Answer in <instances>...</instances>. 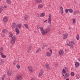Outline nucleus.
Here are the masks:
<instances>
[{
  "instance_id": "obj_1",
  "label": "nucleus",
  "mask_w": 80,
  "mask_h": 80,
  "mask_svg": "<svg viewBox=\"0 0 80 80\" xmlns=\"http://www.w3.org/2000/svg\"><path fill=\"white\" fill-rule=\"evenodd\" d=\"M15 40H16L15 37L14 36H12V40L10 41V43L12 45H13L15 43Z\"/></svg>"
},
{
  "instance_id": "obj_2",
  "label": "nucleus",
  "mask_w": 80,
  "mask_h": 80,
  "mask_svg": "<svg viewBox=\"0 0 80 80\" xmlns=\"http://www.w3.org/2000/svg\"><path fill=\"white\" fill-rule=\"evenodd\" d=\"M52 17H51V14H49L48 15V23L49 24H51V22H52Z\"/></svg>"
},
{
  "instance_id": "obj_3",
  "label": "nucleus",
  "mask_w": 80,
  "mask_h": 80,
  "mask_svg": "<svg viewBox=\"0 0 80 80\" xmlns=\"http://www.w3.org/2000/svg\"><path fill=\"white\" fill-rule=\"evenodd\" d=\"M40 30L42 35H45V32L43 30V27H40Z\"/></svg>"
},
{
  "instance_id": "obj_4",
  "label": "nucleus",
  "mask_w": 80,
  "mask_h": 80,
  "mask_svg": "<svg viewBox=\"0 0 80 80\" xmlns=\"http://www.w3.org/2000/svg\"><path fill=\"white\" fill-rule=\"evenodd\" d=\"M28 68L29 69V72L31 73L33 72V69L32 68V67H31L30 66H28Z\"/></svg>"
},
{
  "instance_id": "obj_5",
  "label": "nucleus",
  "mask_w": 80,
  "mask_h": 80,
  "mask_svg": "<svg viewBox=\"0 0 80 80\" xmlns=\"http://www.w3.org/2000/svg\"><path fill=\"white\" fill-rule=\"evenodd\" d=\"M22 76L21 75L18 76L16 78V80H22Z\"/></svg>"
},
{
  "instance_id": "obj_6",
  "label": "nucleus",
  "mask_w": 80,
  "mask_h": 80,
  "mask_svg": "<svg viewBox=\"0 0 80 80\" xmlns=\"http://www.w3.org/2000/svg\"><path fill=\"white\" fill-rule=\"evenodd\" d=\"M50 30V27H49L45 29V33H48L49 32V31Z\"/></svg>"
},
{
  "instance_id": "obj_7",
  "label": "nucleus",
  "mask_w": 80,
  "mask_h": 80,
  "mask_svg": "<svg viewBox=\"0 0 80 80\" xmlns=\"http://www.w3.org/2000/svg\"><path fill=\"white\" fill-rule=\"evenodd\" d=\"M44 73V71H43V70H41L40 72H39L38 76L39 77H41L42 75H43V74Z\"/></svg>"
},
{
  "instance_id": "obj_8",
  "label": "nucleus",
  "mask_w": 80,
  "mask_h": 80,
  "mask_svg": "<svg viewBox=\"0 0 80 80\" xmlns=\"http://www.w3.org/2000/svg\"><path fill=\"white\" fill-rule=\"evenodd\" d=\"M7 73L8 75V76H11V75H12V71L10 70H8L7 71Z\"/></svg>"
},
{
  "instance_id": "obj_9",
  "label": "nucleus",
  "mask_w": 80,
  "mask_h": 80,
  "mask_svg": "<svg viewBox=\"0 0 80 80\" xmlns=\"http://www.w3.org/2000/svg\"><path fill=\"white\" fill-rule=\"evenodd\" d=\"M17 25H16V23L15 22H13L12 23V28H15V27H17Z\"/></svg>"
},
{
  "instance_id": "obj_10",
  "label": "nucleus",
  "mask_w": 80,
  "mask_h": 80,
  "mask_svg": "<svg viewBox=\"0 0 80 80\" xmlns=\"http://www.w3.org/2000/svg\"><path fill=\"white\" fill-rule=\"evenodd\" d=\"M15 31L17 33L16 35H18L19 34V33H20V31L18 30V28H15Z\"/></svg>"
},
{
  "instance_id": "obj_11",
  "label": "nucleus",
  "mask_w": 80,
  "mask_h": 80,
  "mask_svg": "<svg viewBox=\"0 0 80 80\" xmlns=\"http://www.w3.org/2000/svg\"><path fill=\"white\" fill-rule=\"evenodd\" d=\"M63 35H64V36L63 37V39H67V37H68V33H65V34H63Z\"/></svg>"
},
{
  "instance_id": "obj_12",
  "label": "nucleus",
  "mask_w": 80,
  "mask_h": 80,
  "mask_svg": "<svg viewBox=\"0 0 80 80\" xmlns=\"http://www.w3.org/2000/svg\"><path fill=\"white\" fill-rule=\"evenodd\" d=\"M60 9L61 13L62 14V15H63V7H62V6L60 7Z\"/></svg>"
},
{
  "instance_id": "obj_13",
  "label": "nucleus",
  "mask_w": 80,
  "mask_h": 80,
  "mask_svg": "<svg viewBox=\"0 0 80 80\" xmlns=\"http://www.w3.org/2000/svg\"><path fill=\"white\" fill-rule=\"evenodd\" d=\"M62 75L63 77H66V78H68V77H69V74H68V73H66L65 75L63 74Z\"/></svg>"
},
{
  "instance_id": "obj_14",
  "label": "nucleus",
  "mask_w": 80,
  "mask_h": 80,
  "mask_svg": "<svg viewBox=\"0 0 80 80\" xmlns=\"http://www.w3.org/2000/svg\"><path fill=\"white\" fill-rule=\"evenodd\" d=\"M28 15H25L24 17V20H28Z\"/></svg>"
},
{
  "instance_id": "obj_15",
  "label": "nucleus",
  "mask_w": 80,
  "mask_h": 80,
  "mask_svg": "<svg viewBox=\"0 0 80 80\" xmlns=\"http://www.w3.org/2000/svg\"><path fill=\"white\" fill-rule=\"evenodd\" d=\"M47 44L46 43L43 44L42 45V48L43 49L45 47H47Z\"/></svg>"
},
{
  "instance_id": "obj_16",
  "label": "nucleus",
  "mask_w": 80,
  "mask_h": 80,
  "mask_svg": "<svg viewBox=\"0 0 80 80\" xmlns=\"http://www.w3.org/2000/svg\"><path fill=\"white\" fill-rule=\"evenodd\" d=\"M0 54L2 58H6V56L4 55L3 53L2 52H1Z\"/></svg>"
},
{
  "instance_id": "obj_17",
  "label": "nucleus",
  "mask_w": 80,
  "mask_h": 80,
  "mask_svg": "<svg viewBox=\"0 0 80 80\" xmlns=\"http://www.w3.org/2000/svg\"><path fill=\"white\" fill-rule=\"evenodd\" d=\"M46 68H47L48 70H50V65L49 64H46L45 66Z\"/></svg>"
},
{
  "instance_id": "obj_18",
  "label": "nucleus",
  "mask_w": 80,
  "mask_h": 80,
  "mask_svg": "<svg viewBox=\"0 0 80 80\" xmlns=\"http://www.w3.org/2000/svg\"><path fill=\"white\" fill-rule=\"evenodd\" d=\"M35 2L38 3H41L42 2V0H35Z\"/></svg>"
},
{
  "instance_id": "obj_19",
  "label": "nucleus",
  "mask_w": 80,
  "mask_h": 80,
  "mask_svg": "<svg viewBox=\"0 0 80 80\" xmlns=\"http://www.w3.org/2000/svg\"><path fill=\"white\" fill-rule=\"evenodd\" d=\"M6 2L8 5H10L11 3V1L10 0H6Z\"/></svg>"
},
{
  "instance_id": "obj_20",
  "label": "nucleus",
  "mask_w": 80,
  "mask_h": 80,
  "mask_svg": "<svg viewBox=\"0 0 80 80\" xmlns=\"http://www.w3.org/2000/svg\"><path fill=\"white\" fill-rule=\"evenodd\" d=\"M59 54L60 55H63V50H60L59 51Z\"/></svg>"
},
{
  "instance_id": "obj_21",
  "label": "nucleus",
  "mask_w": 80,
  "mask_h": 80,
  "mask_svg": "<svg viewBox=\"0 0 80 80\" xmlns=\"http://www.w3.org/2000/svg\"><path fill=\"white\" fill-rule=\"evenodd\" d=\"M80 64L78 62H76L75 64V66L76 67H78L79 66Z\"/></svg>"
},
{
  "instance_id": "obj_22",
  "label": "nucleus",
  "mask_w": 80,
  "mask_h": 80,
  "mask_svg": "<svg viewBox=\"0 0 80 80\" xmlns=\"http://www.w3.org/2000/svg\"><path fill=\"white\" fill-rule=\"evenodd\" d=\"M78 13H79V11H75L73 12V14H74V15H77V14H78Z\"/></svg>"
},
{
  "instance_id": "obj_23",
  "label": "nucleus",
  "mask_w": 80,
  "mask_h": 80,
  "mask_svg": "<svg viewBox=\"0 0 80 80\" xmlns=\"http://www.w3.org/2000/svg\"><path fill=\"white\" fill-rule=\"evenodd\" d=\"M18 59H16L14 62H13V65H16V64H17V62H18Z\"/></svg>"
},
{
  "instance_id": "obj_24",
  "label": "nucleus",
  "mask_w": 80,
  "mask_h": 80,
  "mask_svg": "<svg viewBox=\"0 0 80 80\" xmlns=\"http://www.w3.org/2000/svg\"><path fill=\"white\" fill-rule=\"evenodd\" d=\"M52 55V53H50L49 52H48L46 53V56L47 57H50Z\"/></svg>"
},
{
  "instance_id": "obj_25",
  "label": "nucleus",
  "mask_w": 80,
  "mask_h": 80,
  "mask_svg": "<svg viewBox=\"0 0 80 80\" xmlns=\"http://www.w3.org/2000/svg\"><path fill=\"white\" fill-rule=\"evenodd\" d=\"M3 20L4 22H7L8 21V19L7 17H4L3 18Z\"/></svg>"
},
{
  "instance_id": "obj_26",
  "label": "nucleus",
  "mask_w": 80,
  "mask_h": 80,
  "mask_svg": "<svg viewBox=\"0 0 80 80\" xmlns=\"http://www.w3.org/2000/svg\"><path fill=\"white\" fill-rule=\"evenodd\" d=\"M9 36L10 37H13V33H12V32H9Z\"/></svg>"
},
{
  "instance_id": "obj_27",
  "label": "nucleus",
  "mask_w": 80,
  "mask_h": 80,
  "mask_svg": "<svg viewBox=\"0 0 80 80\" xmlns=\"http://www.w3.org/2000/svg\"><path fill=\"white\" fill-rule=\"evenodd\" d=\"M17 27H18L19 28H21V27H22V24L21 23L18 24Z\"/></svg>"
},
{
  "instance_id": "obj_28",
  "label": "nucleus",
  "mask_w": 80,
  "mask_h": 80,
  "mask_svg": "<svg viewBox=\"0 0 80 80\" xmlns=\"http://www.w3.org/2000/svg\"><path fill=\"white\" fill-rule=\"evenodd\" d=\"M3 6H0V13L2 12V11L3 10Z\"/></svg>"
},
{
  "instance_id": "obj_29",
  "label": "nucleus",
  "mask_w": 80,
  "mask_h": 80,
  "mask_svg": "<svg viewBox=\"0 0 80 80\" xmlns=\"http://www.w3.org/2000/svg\"><path fill=\"white\" fill-rule=\"evenodd\" d=\"M24 26L26 28L28 29V30H29V28H28V24L27 23H25L24 24Z\"/></svg>"
},
{
  "instance_id": "obj_30",
  "label": "nucleus",
  "mask_w": 80,
  "mask_h": 80,
  "mask_svg": "<svg viewBox=\"0 0 80 80\" xmlns=\"http://www.w3.org/2000/svg\"><path fill=\"white\" fill-rule=\"evenodd\" d=\"M69 44H70V45H71V44H72V45H75V42H73V41H69Z\"/></svg>"
},
{
  "instance_id": "obj_31",
  "label": "nucleus",
  "mask_w": 80,
  "mask_h": 80,
  "mask_svg": "<svg viewBox=\"0 0 80 80\" xmlns=\"http://www.w3.org/2000/svg\"><path fill=\"white\" fill-rule=\"evenodd\" d=\"M38 7L39 9H40V8L43 7V5L42 4L39 5L38 6Z\"/></svg>"
},
{
  "instance_id": "obj_32",
  "label": "nucleus",
  "mask_w": 80,
  "mask_h": 80,
  "mask_svg": "<svg viewBox=\"0 0 80 80\" xmlns=\"http://www.w3.org/2000/svg\"><path fill=\"white\" fill-rule=\"evenodd\" d=\"M62 75H63L64 74V73H66V72H67V71H66V70H65V69H63L62 70Z\"/></svg>"
},
{
  "instance_id": "obj_33",
  "label": "nucleus",
  "mask_w": 80,
  "mask_h": 80,
  "mask_svg": "<svg viewBox=\"0 0 80 80\" xmlns=\"http://www.w3.org/2000/svg\"><path fill=\"white\" fill-rule=\"evenodd\" d=\"M41 50H42L41 48H39V49H38L36 52V53H37L39 52H40L41 51Z\"/></svg>"
},
{
  "instance_id": "obj_34",
  "label": "nucleus",
  "mask_w": 80,
  "mask_h": 80,
  "mask_svg": "<svg viewBox=\"0 0 80 80\" xmlns=\"http://www.w3.org/2000/svg\"><path fill=\"white\" fill-rule=\"evenodd\" d=\"M2 32L4 33H7V31L6 29H4L2 31Z\"/></svg>"
},
{
  "instance_id": "obj_35",
  "label": "nucleus",
  "mask_w": 80,
  "mask_h": 80,
  "mask_svg": "<svg viewBox=\"0 0 80 80\" xmlns=\"http://www.w3.org/2000/svg\"><path fill=\"white\" fill-rule=\"evenodd\" d=\"M68 12H69L70 13H73V10L71 9H68Z\"/></svg>"
},
{
  "instance_id": "obj_36",
  "label": "nucleus",
  "mask_w": 80,
  "mask_h": 80,
  "mask_svg": "<svg viewBox=\"0 0 80 80\" xmlns=\"http://www.w3.org/2000/svg\"><path fill=\"white\" fill-rule=\"evenodd\" d=\"M4 61L3 60L1 59V62H0V65H3Z\"/></svg>"
},
{
  "instance_id": "obj_37",
  "label": "nucleus",
  "mask_w": 80,
  "mask_h": 80,
  "mask_svg": "<svg viewBox=\"0 0 80 80\" xmlns=\"http://www.w3.org/2000/svg\"><path fill=\"white\" fill-rule=\"evenodd\" d=\"M76 38L77 40H79L80 39V37L79 36V35L78 34H77L76 36Z\"/></svg>"
},
{
  "instance_id": "obj_38",
  "label": "nucleus",
  "mask_w": 80,
  "mask_h": 80,
  "mask_svg": "<svg viewBox=\"0 0 80 80\" xmlns=\"http://www.w3.org/2000/svg\"><path fill=\"white\" fill-rule=\"evenodd\" d=\"M44 16H45V13H44L43 12L41 14V15H40L41 17H43Z\"/></svg>"
},
{
  "instance_id": "obj_39",
  "label": "nucleus",
  "mask_w": 80,
  "mask_h": 80,
  "mask_svg": "<svg viewBox=\"0 0 80 80\" xmlns=\"http://www.w3.org/2000/svg\"><path fill=\"white\" fill-rule=\"evenodd\" d=\"M75 20H76L75 18L72 19V23H75V22H76Z\"/></svg>"
},
{
  "instance_id": "obj_40",
  "label": "nucleus",
  "mask_w": 80,
  "mask_h": 80,
  "mask_svg": "<svg viewBox=\"0 0 80 80\" xmlns=\"http://www.w3.org/2000/svg\"><path fill=\"white\" fill-rule=\"evenodd\" d=\"M71 76H74L75 75V73H74V72H72L71 73Z\"/></svg>"
},
{
  "instance_id": "obj_41",
  "label": "nucleus",
  "mask_w": 80,
  "mask_h": 80,
  "mask_svg": "<svg viewBox=\"0 0 80 80\" xmlns=\"http://www.w3.org/2000/svg\"><path fill=\"white\" fill-rule=\"evenodd\" d=\"M16 67H17V68H18V69H19V68H20V65H18V64H17L16 65Z\"/></svg>"
},
{
  "instance_id": "obj_42",
  "label": "nucleus",
  "mask_w": 80,
  "mask_h": 80,
  "mask_svg": "<svg viewBox=\"0 0 80 80\" xmlns=\"http://www.w3.org/2000/svg\"><path fill=\"white\" fill-rule=\"evenodd\" d=\"M76 78H77V79H79V78H80V76H78V75H77L76 76Z\"/></svg>"
},
{
  "instance_id": "obj_43",
  "label": "nucleus",
  "mask_w": 80,
  "mask_h": 80,
  "mask_svg": "<svg viewBox=\"0 0 80 80\" xmlns=\"http://www.w3.org/2000/svg\"><path fill=\"white\" fill-rule=\"evenodd\" d=\"M65 12L66 13H68V9H66L65 10Z\"/></svg>"
},
{
  "instance_id": "obj_44",
  "label": "nucleus",
  "mask_w": 80,
  "mask_h": 80,
  "mask_svg": "<svg viewBox=\"0 0 80 80\" xmlns=\"http://www.w3.org/2000/svg\"><path fill=\"white\" fill-rule=\"evenodd\" d=\"M5 75H4L2 77V80H4V78H5Z\"/></svg>"
},
{
  "instance_id": "obj_45",
  "label": "nucleus",
  "mask_w": 80,
  "mask_h": 80,
  "mask_svg": "<svg viewBox=\"0 0 80 80\" xmlns=\"http://www.w3.org/2000/svg\"><path fill=\"white\" fill-rule=\"evenodd\" d=\"M65 69H64V70H65L66 72H67V71H68V68H67L65 67Z\"/></svg>"
},
{
  "instance_id": "obj_46",
  "label": "nucleus",
  "mask_w": 80,
  "mask_h": 80,
  "mask_svg": "<svg viewBox=\"0 0 80 80\" xmlns=\"http://www.w3.org/2000/svg\"><path fill=\"white\" fill-rule=\"evenodd\" d=\"M31 49H29L28 50L27 52H28V53H30V51Z\"/></svg>"
},
{
  "instance_id": "obj_47",
  "label": "nucleus",
  "mask_w": 80,
  "mask_h": 80,
  "mask_svg": "<svg viewBox=\"0 0 80 80\" xmlns=\"http://www.w3.org/2000/svg\"><path fill=\"white\" fill-rule=\"evenodd\" d=\"M31 48H32V45H30L29 47V49L31 50Z\"/></svg>"
},
{
  "instance_id": "obj_48",
  "label": "nucleus",
  "mask_w": 80,
  "mask_h": 80,
  "mask_svg": "<svg viewBox=\"0 0 80 80\" xmlns=\"http://www.w3.org/2000/svg\"><path fill=\"white\" fill-rule=\"evenodd\" d=\"M37 17H38V18L41 17L40 16V14H37Z\"/></svg>"
},
{
  "instance_id": "obj_49",
  "label": "nucleus",
  "mask_w": 80,
  "mask_h": 80,
  "mask_svg": "<svg viewBox=\"0 0 80 80\" xmlns=\"http://www.w3.org/2000/svg\"><path fill=\"white\" fill-rule=\"evenodd\" d=\"M37 28L38 29H39L40 28V27H39V26H38V25H37Z\"/></svg>"
},
{
  "instance_id": "obj_50",
  "label": "nucleus",
  "mask_w": 80,
  "mask_h": 80,
  "mask_svg": "<svg viewBox=\"0 0 80 80\" xmlns=\"http://www.w3.org/2000/svg\"><path fill=\"white\" fill-rule=\"evenodd\" d=\"M50 51L51 52V53H52V49H50Z\"/></svg>"
},
{
  "instance_id": "obj_51",
  "label": "nucleus",
  "mask_w": 80,
  "mask_h": 80,
  "mask_svg": "<svg viewBox=\"0 0 80 80\" xmlns=\"http://www.w3.org/2000/svg\"><path fill=\"white\" fill-rule=\"evenodd\" d=\"M70 46H71V47H72V48H74V46H73V45H71Z\"/></svg>"
},
{
  "instance_id": "obj_52",
  "label": "nucleus",
  "mask_w": 80,
  "mask_h": 80,
  "mask_svg": "<svg viewBox=\"0 0 80 80\" xmlns=\"http://www.w3.org/2000/svg\"><path fill=\"white\" fill-rule=\"evenodd\" d=\"M0 49H1V50H3V47H2L0 48Z\"/></svg>"
},
{
  "instance_id": "obj_53",
  "label": "nucleus",
  "mask_w": 80,
  "mask_h": 80,
  "mask_svg": "<svg viewBox=\"0 0 80 80\" xmlns=\"http://www.w3.org/2000/svg\"><path fill=\"white\" fill-rule=\"evenodd\" d=\"M67 45H68V46H70V44H68V43H67Z\"/></svg>"
},
{
  "instance_id": "obj_54",
  "label": "nucleus",
  "mask_w": 80,
  "mask_h": 80,
  "mask_svg": "<svg viewBox=\"0 0 80 80\" xmlns=\"http://www.w3.org/2000/svg\"><path fill=\"white\" fill-rule=\"evenodd\" d=\"M47 20H46L45 21H44V23H45V22H47Z\"/></svg>"
},
{
  "instance_id": "obj_55",
  "label": "nucleus",
  "mask_w": 80,
  "mask_h": 80,
  "mask_svg": "<svg viewBox=\"0 0 80 80\" xmlns=\"http://www.w3.org/2000/svg\"><path fill=\"white\" fill-rule=\"evenodd\" d=\"M4 8H7V6H4Z\"/></svg>"
},
{
  "instance_id": "obj_56",
  "label": "nucleus",
  "mask_w": 80,
  "mask_h": 80,
  "mask_svg": "<svg viewBox=\"0 0 80 80\" xmlns=\"http://www.w3.org/2000/svg\"><path fill=\"white\" fill-rule=\"evenodd\" d=\"M2 50L0 49V53H1V52H2Z\"/></svg>"
},
{
  "instance_id": "obj_57",
  "label": "nucleus",
  "mask_w": 80,
  "mask_h": 80,
  "mask_svg": "<svg viewBox=\"0 0 80 80\" xmlns=\"http://www.w3.org/2000/svg\"><path fill=\"white\" fill-rule=\"evenodd\" d=\"M31 80H35V79L34 78H32V79H31Z\"/></svg>"
},
{
  "instance_id": "obj_58",
  "label": "nucleus",
  "mask_w": 80,
  "mask_h": 80,
  "mask_svg": "<svg viewBox=\"0 0 80 80\" xmlns=\"http://www.w3.org/2000/svg\"><path fill=\"white\" fill-rule=\"evenodd\" d=\"M70 79H69V78H67V79H66L65 80H69Z\"/></svg>"
},
{
  "instance_id": "obj_59",
  "label": "nucleus",
  "mask_w": 80,
  "mask_h": 80,
  "mask_svg": "<svg viewBox=\"0 0 80 80\" xmlns=\"http://www.w3.org/2000/svg\"><path fill=\"white\" fill-rule=\"evenodd\" d=\"M12 73H15V71H13L12 72Z\"/></svg>"
},
{
  "instance_id": "obj_60",
  "label": "nucleus",
  "mask_w": 80,
  "mask_h": 80,
  "mask_svg": "<svg viewBox=\"0 0 80 80\" xmlns=\"http://www.w3.org/2000/svg\"><path fill=\"white\" fill-rule=\"evenodd\" d=\"M4 36H5V35L3 34V35H2V37H4Z\"/></svg>"
},
{
  "instance_id": "obj_61",
  "label": "nucleus",
  "mask_w": 80,
  "mask_h": 80,
  "mask_svg": "<svg viewBox=\"0 0 80 80\" xmlns=\"http://www.w3.org/2000/svg\"><path fill=\"white\" fill-rule=\"evenodd\" d=\"M48 7H50V5H48Z\"/></svg>"
},
{
  "instance_id": "obj_62",
  "label": "nucleus",
  "mask_w": 80,
  "mask_h": 80,
  "mask_svg": "<svg viewBox=\"0 0 80 80\" xmlns=\"http://www.w3.org/2000/svg\"><path fill=\"white\" fill-rule=\"evenodd\" d=\"M79 62H80V59L79 60Z\"/></svg>"
},
{
  "instance_id": "obj_63",
  "label": "nucleus",
  "mask_w": 80,
  "mask_h": 80,
  "mask_svg": "<svg viewBox=\"0 0 80 80\" xmlns=\"http://www.w3.org/2000/svg\"><path fill=\"white\" fill-rule=\"evenodd\" d=\"M36 33H37V32H36Z\"/></svg>"
},
{
  "instance_id": "obj_64",
  "label": "nucleus",
  "mask_w": 80,
  "mask_h": 80,
  "mask_svg": "<svg viewBox=\"0 0 80 80\" xmlns=\"http://www.w3.org/2000/svg\"><path fill=\"white\" fill-rule=\"evenodd\" d=\"M1 1V0H0V1Z\"/></svg>"
}]
</instances>
